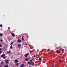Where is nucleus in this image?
I'll use <instances>...</instances> for the list:
<instances>
[{"label": "nucleus", "instance_id": "9b49d317", "mask_svg": "<svg viewBox=\"0 0 67 67\" xmlns=\"http://www.w3.org/2000/svg\"><path fill=\"white\" fill-rule=\"evenodd\" d=\"M31 63L30 62H27V64H28V65H31Z\"/></svg>", "mask_w": 67, "mask_h": 67}, {"label": "nucleus", "instance_id": "cd10ccee", "mask_svg": "<svg viewBox=\"0 0 67 67\" xmlns=\"http://www.w3.org/2000/svg\"><path fill=\"white\" fill-rule=\"evenodd\" d=\"M1 53H2V51H0V54H1Z\"/></svg>", "mask_w": 67, "mask_h": 67}, {"label": "nucleus", "instance_id": "37998d69", "mask_svg": "<svg viewBox=\"0 0 67 67\" xmlns=\"http://www.w3.org/2000/svg\"><path fill=\"white\" fill-rule=\"evenodd\" d=\"M44 54H45V53H43V55H44Z\"/></svg>", "mask_w": 67, "mask_h": 67}, {"label": "nucleus", "instance_id": "4be33fe9", "mask_svg": "<svg viewBox=\"0 0 67 67\" xmlns=\"http://www.w3.org/2000/svg\"><path fill=\"white\" fill-rule=\"evenodd\" d=\"M27 38H29V36H28V35H27Z\"/></svg>", "mask_w": 67, "mask_h": 67}, {"label": "nucleus", "instance_id": "5701e85b", "mask_svg": "<svg viewBox=\"0 0 67 67\" xmlns=\"http://www.w3.org/2000/svg\"><path fill=\"white\" fill-rule=\"evenodd\" d=\"M0 41H1V42H2V41H3V40H2L1 39L0 40Z\"/></svg>", "mask_w": 67, "mask_h": 67}, {"label": "nucleus", "instance_id": "e433bc0d", "mask_svg": "<svg viewBox=\"0 0 67 67\" xmlns=\"http://www.w3.org/2000/svg\"><path fill=\"white\" fill-rule=\"evenodd\" d=\"M5 58V57H3V58H4V59Z\"/></svg>", "mask_w": 67, "mask_h": 67}, {"label": "nucleus", "instance_id": "ea45409f", "mask_svg": "<svg viewBox=\"0 0 67 67\" xmlns=\"http://www.w3.org/2000/svg\"><path fill=\"white\" fill-rule=\"evenodd\" d=\"M48 52H49V49L48 50Z\"/></svg>", "mask_w": 67, "mask_h": 67}, {"label": "nucleus", "instance_id": "1a4fd4ad", "mask_svg": "<svg viewBox=\"0 0 67 67\" xmlns=\"http://www.w3.org/2000/svg\"><path fill=\"white\" fill-rule=\"evenodd\" d=\"M21 39H22V40H23V41H24V38H23V35L22 36Z\"/></svg>", "mask_w": 67, "mask_h": 67}, {"label": "nucleus", "instance_id": "79ce46f5", "mask_svg": "<svg viewBox=\"0 0 67 67\" xmlns=\"http://www.w3.org/2000/svg\"><path fill=\"white\" fill-rule=\"evenodd\" d=\"M20 67H23L21 65L20 66Z\"/></svg>", "mask_w": 67, "mask_h": 67}, {"label": "nucleus", "instance_id": "f03ea898", "mask_svg": "<svg viewBox=\"0 0 67 67\" xmlns=\"http://www.w3.org/2000/svg\"><path fill=\"white\" fill-rule=\"evenodd\" d=\"M18 62H19V61L17 60V59H16L15 60V63H16V64H17V63H18Z\"/></svg>", "mask_w": 67, "mask_h": 67}, {"label": "nucleus", "instance_id": "c9c22d12", "mask_svg": "<svg viewBox=\"0 0 67 67\" xmlns=\"http://www.w3.org/2000/svg\"><path fill=\"white\" fill-rule=\"evenodd\" d=\"M12 44H13V43H14L12 42Z\"/></svg>", "mask_w": 67, "mask_h": 67}, {"label": "nucleus", "instance_id": "393cba45", "mask_svg": "<svg viewBox=\"0 0 67 67\" xmlns=\"http://www.w3.org/2000/svg\"><path fill=\"white\" fill-rule=\"evenodd\" d=\"M33 57L34 58H35V55H34Z\"/></svg>", "mask_w": 67, "mask_h": 67}, {"label": "nucleus", "instance_id": "c85d7f7f", "mask_svg": "<svg viewBox=\"0 0 67 67\" xmlns=\"http://www.w3.org/2000/svg\"><path fill=\"white\" fill-rule=\"evenodd\" d=\"M2 47V45L1 44H0V47Z\"/></svg>", "mask_w": 67, "mask_h": 67}, {"label": "nucleus", "instance_id": "a19ab883", "mask_svg": "<svg viewBox=\"0 0 67 67\" xmlns=\"http://www.w3.org/2000/svg\"><path fill=\"white\" fill-rule=\"evenodd\" d=\"M0 50H2V49H1V48H0Z\"/></svg>", "mask_w": 67, "mask_h": 67}, {"label": "nucleus", "instance_id": "2f4dec72", "mask_svg": "<svg viewBox=\"0 0 67 67\" xmlns=\"http://www.w3.org/2000/svg\"><path fill=\"white\" fill-rule=\"evenodd\" d=\"M64 49H63L62 50V52H64Z\"/></svg>", "mask_w": 67, "mask_h": 67}, {"label": "nucleus", "instance_id": "473e14b6", "mask_svg": "<svg viewBox=\"0 0 67 67\" xmlns=\"http://www.w3.org/2000/svg\"><path fill=\"white\" fill-rule=\"evenodd\" d=\"M62 62V60H60V62Z\"/></svg>", "mask_w": 67, "mask_h": 67}, {"label": "nucleus", "instance_id": "6ab92c4d", "mask_svg": "<svg viewBox=\"0 0 67 67\" xmlns=\"http://www.w3.org/2000/svg\"><path fill=\"white\" fill-rule=\"evenodd\" d=\"M2 35H3V34H0V36H2Z\"/></svg>", "mask_w": 67, "mask_h": 67}, {"label": "nucleus", "instance_id": "4c0bfd02", "mask_svg": "<svg viewBox=\"0 0 67 67\" xmlns=\"http://www.w3.org/2000/svg\"><path fill=\"white\" fill-rule=\"evenodd\" d=\"M52 67H53V66H54V65L52 64Z\"/></svg>", "mask_w": 67, "mask_h": 67}, {"label": "nucleus", "instance_id": "4468645a", "mask_svg": "<svg viewBox=\"0 0 67 67\" xmlns=\"http://www.w3.org/2000/svg\"><path fill=\"white\" fill-rule=\"evenodd\" d=\"M1 64H2L3 65H4V63H3V62H1Z\"/></svg>", "mask_w": 67, "mask_h": 67}, {"label": "nucleus", "instance_id": "0eeeda50", "mask_svg": "<svg viewBox=\"0 0 67 67\" xmlns=\"http://www.w3.org/2000/svg\"><path fill=\"white\" fill-rule=\"evenodd\" d=\"M11 35L12 36H13V37H14L15 36V35L13 33Z\"/></svg>", "mask_w": 67, "mask_h": 67}, {"label": "nucleus", "instance_id": "a211bd4d", "mask_svg": "<svg viewBox=\"0 0 67 67\" xmlns=\"http://www.w3.org/2000/svg\"><path fill=\"white\" fill-rule=\"evenodd\" d=\"M39 60H42V58L41 57L39 58Z\"/></svg>", "mask_w": 67, "mask_h": 67}, {"label": "nucleus", "instance_id": "2eb2a0df", "mask_svg": "<svg viewBox=\"0 0 67 67\" xmlns=\"http://www.w3.org/2000/svg\"><path fill=\"white\" fill-rule=\"evenodd\" d=\"M21 66H22L23 67L24 66V64H22L21 65Z\"/></svg>", "mask_w": 67, "mask_h": 67}, {"label": "nucleus", "instance_id": "a18cd8bd", "mask_svg": "<svg viewBox=\"0 0 67 67\" xmlns=\"http://www.w3.org/2000/svg\"><path fill=\"white\" fill-rule=\"evenodd\" d=\"M29 67H31V66H29Z\"/></svg>", "mask_w": 67, "mask_h": 67}, {"label": "nucleus", "instance_id": "7ed1b4c3", "mask_svg": "<svg viewBox=\"0 0 67 67\" xmlns=\"http://www.w3.org/2000/svg\"><path fill=\"white\" fill-rule=\"evenodd\" d=\"M18 47H19V48H20L21 47V45L20 44H18Z\"/></svg>", "mask_w": 67, "mask_h": 67}, {"label": "nucleus", "instance_id": "f3484780", "mask_svg": "<svg viewBox=\"0 0 67 67\" xmlns=\"http://www.w3.org/2000/svg\"><path fill=\"white\" fill-rule=\"evenodd\" d=\"M10 52H11V51L9 50V52H7V53L8 54H9V53H10Z\"/></svg>", "mask_w": 67, "mask_h": 67}, {"label": "nucleus", "instance_id": "49530a36", "mask_svg": "<svg viewBox=\"0 0 67 67\" xmlns=\"http://www.w3.org/2000/svg\"><path fill=\"white\" fill-rule=\"evenodd\" d=\"M0 67H2V66H1Z\"/></svg>", "mask_w": 67, "mask_h": 67}, {"label": "nucleus", "instance_id": "58836bf2", "mask_svg": "<svg viewBox=\"0 0 67 67\" xmlns=\"http://www.w3.org/2000/svg\"><path fill=\"white\" fill-rule=\"evenodd\" d=\"M11 57L12 58H13V56H12Z\"/></svg>", "mask_w": 67, "mask_h": 67}, {"label": "nucleus", "instance_id": "20e7f679", "mask_svg": "<svg viewBox=\"0 0 67 67\" xmlns=\"http://www.w3.org/2000/svg\"><path fill=\"white\" fill-rule=\"evenodd\" d=\"M4 56H5V54H3L1 56V57H2H2H4Z\"/></svg>", "mask_w": 67, "mask_h": 67}, {"label": "nucleus", "instance_id": "c03bdc74", "mask_svg": "<svg viewBox=\"0 0 67 67\" xmlns=\"http://www.w3.org/2000/svg\"><path fill=\"white\" fill-rule=\"evenodd\" d=\"M55 44L57 45V44Z\"/></svg>", "mask_w": 67, "mask_h": 67}, {"label": "nucleus", "instance_id": "ddd939ff", "mask_svg": "<svg viewBox=\"0 0 67 67\" xmlns=\"http://www.w3.org/2000/svg\"><path fill=\"white\" fill-rule=\"evenodd\" d=\"M4 67H8V65L6 64V65L4 66Z\"/></svg>", "mask_w": 67, "mask_h": 67}, {"label": "nucleus", "instance_id": "b1692460", "mask_svg": "<svg viewBox=\"0 0 67 67\" xmlns=\"http://www.w3.org/2000/svg\"><path fill=\"white\" fill-rule=\"evenodd\" d=\"M30 61L32 63V59L30 60Z\"/></svg>", "mask_w": 67, "mask_h": 67}, {"label": "nucleus", "instance_id": "423d86ee", "mask_svg": "<svg viewBox=\"0 0 67 67\" xmlns=\"http://www.w3.org/2000/svg\"><path fill=\"white\" fill-rule=\"evenodd\" d=\"M29 58H25V60L26 61H28Z\"/></svg>", "mask_w": 67, "mask_h": 67}, {"label": "nucleus", "instance_id": "aec40b11", "mask_svg": "<svg viewBox=\"0 0 67 67\" xmlns=\"http://www.w3.org/2000/svg\"><path fill=\"white\" fill-rule=\"evenodd\" d=\"M12 47H13L12 46H10V48H11V49H12Z\"/></svg>", "mask_w": 67, "mask_h": 67}, {"label": "nucleus", "instance_id": "6e6552de", "mask_svg": "<svg viewBox=\"0 0 67 67\" xmlns=\"http://www.w3.org/2000/svg\"><path fill=\"white\" fill-rule=\"evenodd\" d=\"M34 65V62H32L31 65H32V66H33Z\"/></svg>", "mask_w": 67, "mask_h": 67}, {"label": "nucleus", "instance_id": "412c9836", "mask_svg": "<svg viewBox=\"0 0 67 67\" xmlns=\"http://www.w3.org/2000/svg\"><path fill=\"white\" fill-rule=\"evenodd\" d=\"M39 65H41V62H39Z\"/></svg>", "mask_w": 67, "mask_h": 67}, {"label": "nucleus", "instance_id": "bb28decb", "mask_svg": "<svg viewBox=\"0 0 67 67\" xmlns=\"http://www.w3.org/2000/svg\"><path fill=\"white\" fill-rule=\"evenodd\" d=\"M13 42H16V41H15V40H14L13 41Z\"/></svg>", "mask_w": 67, "mask_h": 67}, {"label": "nucleus", "instance_id": "9d476101", "mask_svg": "<svg viewBox=\"0 0 67 67\" xmlns=\"http://www.w3.org/2000/svg\"><path fill=\"white\" fill-rule=\"evenodd\" d=\"M8 60H5V62L6 64H7L8 63Z\"/></svg>", "mask_w": 67, "mask_h": 67}, {"label": "nucleus", "instance_id": "f704fd0d", "mask_svg": "<svg viewBox=\"0 0 67 67\" xmlns=\"http://www.w3.org/2000/svg\"><path fill=\"white\" fill-rule=\"evenodd\" d=\"M12 45V43H11L10 44V45Z\"/></svg>", "mask_w": 67, "mask_h": 67}, {"label": "nucleus", "instance_id": "72a5a7b5", "mask_svg": "<svg viewBox=\"0 0 67 67\" xmlns=\"http://www.w3.org/2000/svg\"><path fill=\"white\" fill-rule=\"evenodd\" d=\"M39 63H41V60H39Z\"/></svg>", "mask_w": 67, "mask_h": 67}, {"label": "nucleus", "instance_id": "f8f14e48", "mask_svg": "<svg viewBox=\"0 0 67 67\" xmlns=\"http://www.w3.org/2000/svg\"><path fill=\"white\" fill-rule=\"evenodd\" d=\"M57 53H60V51H58L57 50L56 51Z\"/></svg>", "mask_w": 67, "mask_h": 67}, {"label": "nucleus", "instance_id": "39448f33", "mask_svg": "<svg viewBox=\"0 0 67 67\" xmlns=\"http://www.w3.org/2000/svg\"><path fill=\"white\" fill-rule=\"evenodd\" d=\"M17 42L20 43V42H21V40H18Z\"/></svg>", "mask_w": 67, "mask_h": 67}, {"label": "nucleus", "instance_id": "dca6fc26", "mask_svg": "<svg viewBox=\"0 0 67 67\" xmlns=\"http://www.w3.org/2000/svg\"><path fill=\"white\" fill-rule=\"evenodd\" d=\"M18 65H19V63H17L15 65V66H18Z\"/></svg>", "mask_w": 67, "mask_h": 67}, {"label": "nucleus", "instance_id": "a878e982", "mask_svg": "<svg viewBox=\"0 0 67 67\" xmlns=\"http://www.w3.org/2000/svg\"><path fill=\"white\" fill-rule=\"evenodd\" d=\"M0 27H2V25H0Z\"/></svg>", "mask_w": 67, "mask_h": 67}, {"label": "nucleus", "instance_id": "c756f323", "mask_svg": "<svg viewBox=\"0 0 67 67\" xmlns=\"http://www.w3.org/2000/svg\"><path fill=\"white\" fill-rule=\"evenodd\" d=\"M27 43H26L25 44V45H26V46H27Z\"/></svg>", "mask_w": 67, "mask_h": 67}, {"label": "nucleus", "instance_id": "7c9ffc66", "mask_svg": "<svg viewBox=\"0 0 67 67\" xmlns=\"http://www.w3.org/2000/svg\"><path fill=\"white\" fill-rule=\"evenodd\" d=\"M30 53H32V51H30Z\"/></svg>", "mask_w": 67, "mask_h": 67}, {"label": "nucleus", "instance_id": "f257e3e1", "mask_svg": "<svg viewBox=\"0 0 67 67\" xmlns=\"http://www.w3.org/2000/svg\"><path fill=\"white\" fill-rule=\"evenodd\" d=\"M29 55V53H27L25 54L24 56L25 57H27V55Z\"/></svg>", "mask_w": 67, "mask_h": 67}]
</instances>
